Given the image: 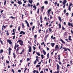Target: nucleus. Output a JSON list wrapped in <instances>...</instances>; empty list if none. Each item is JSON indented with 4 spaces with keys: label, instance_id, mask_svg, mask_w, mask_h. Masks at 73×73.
<instances>
[{
    "label": "nucleus",
    "instance_id": "50",
    "mask_svg": "<svg viewBox=\"0 0 73 73\" xmlns=\"http://www.w3.org/2000/svg\"><path fill=\"white\" fill-rule=\"evenodd\" d=\"M54 73H59V70H58L56 72H55Z\"/></svg>",
    "mask_w": 73,
    "mask_h": 73
},
{
    "label": "nucleus",
    "instance_id": "13",
    "mask_svg": "<svg viewBox=\"0 0 73 73\" xmlns=\"http://www.w3.org/2000/svg\"><path fill=\"white\" fill-rule=\"evenodd\" d=\"M58 18L59 20V21H60V22H61V21H62V19H61V17H58Z\"/></svg>",
    "mask_w": 73,
    "mask_h": 73
},
{
    "label": "nucleus",
    "instance_id": "16",
    "mask_svg": "<svg viewBox=\"0 0 73 73\" xmlns=\"http://www.w3.org/2000/svg\"><path fill=\"white\" fill-rule=\"evenodd\" d=\"M52 9H50L48 10L47 12H48V13L49 15L50 14V12L51 11Z\"/></svg>",
    "mask_w": 73,
    "mask_h": 73
},
{
    "label": "nucleus",
    "instance_id": "55",
    "mask_svg": "<svg viewBox=\"0 0 73 73\" xmlns=\"http://www.w3.org/2000/svg\"><path fill=\"white\" fill-rule=\"evenodd\" d=\"M21 70H18V72H19V73H21Z\"/></svg>",
    "mask_w": 73,
    "mask_h": 73
},
{
    "label": "nucleus",
    "instance_id": "12",
    "mask_svg": "<svg viewBox=\"0 0 73 73\" xmlns=\"http://www.w3.org/2000/svg\"><path fill=\"white\" fill-rule=\"evenodd\" d=\"M50 45L51 46H52V47H54V45H55V43H51L50 44Z\"/></svg>",
    "mask_w": 73,
    "mask_h": 73
},
{
    "label": "nucleus",
    "instance_id": "31",
    "mask_svg": "<svg viewBox=\"0 0 73 73\" xmlns=\"http://www.w3.org/2000/svg\"><path fill=\"white\" fill-rule=\"evenodd\" d=\"M13 56L14 57V58H16V56L15 55V53H13Z\"/></svg>",
    "mask_w": 73,
    "mask_h": 73
},
{
    "label": "nucleus",
    "instance_id": "63",
    "mask_svg": "<svg viewBox=\"0 0 73 73\" xmlns=\"http://www.w3.org/2000/svg\"><path fill=\"white\" fill-rule=\"evenodd\" d=\"M34 37L35 38H36V37H37V35H35L34 36Z\"/></svg>",
    "mask_w": 73,
    "mask_h": 73
},
{
    "label": "nucleus",
    "instance_id": "18",
    "mask_svg": "<svg viewBox=\"0 0 73 73\" xmlns=\"http://www.w3.org/2000/svg\"><path fill=\"white\" fill-rule=\"evenodd\" d=\"M44 3L45 4L47 5V4H48V1H46L44 2Z\"/></svg>",
    "mask_w": 73,
    "mask_h": 73
},
{
    "label": "nucleus",
    "instance_id": "49",
    "mask_svg": "<svg viewBox=\"0 0 73 73\" xmlns=\"http://www.w3.org/2000/svg\"><path fill=\"white\" fill-rule=\"evenodd\" d=\"M52 16L50 15V19H52Z\"/></svg>",
    "mask_w": 73,
    "mask_h": 73
},
{
    "label": "nucleus",
    "instance_id": "35",
    "mask_svg": "<svg viewBox=\"0 0 73 73\" xmlns=\"http://www.w3.org/2000/svg\"><path fill=\"white\" fill-rule=\"evenodd\" d=\"M34 65H36V63H37V61H36V60H35L34 62Z\"/></svg>",
    "mask_w": 73,
    "mask_h": 73
},
{
    "label": "nucleus",
    "instance_id": "64",
    "mask_svg": "<svg viewBox=\"0 0 73 73\" xmlns=\"http://www.w3.org/2000/svg\"><path fill=\"white\" fill-rule=\"evenodd\" d=\"M63 12L64 13H65L66 12V9H64Z\"/></svg>",
    "mask_w": 73,
    "mask_h": 73
},
{
    "label": "nucleus",
    "instance_id": "62",
    "mask_svg": "<svg viewBox=\"0 0 73 73\" xmlns=\"http://www.w3.org/2000/svg\"><path fill=\"white\" fill-rule=\"evenodd\" d=\"M70 63L71 65H72V60H70Z\"/></svg>",
    "mask_w": 73,
    "mask_h": 73
},
{
    "label": "nucleus",
    "instance_id": "37",
    "mask_svg": "<svg viewBox=\"0 0 73 73\" xmlns=\"http://www.w3.org/2000/svg\"><path fill=\"white\" fill-rule=\"evenodd\" d=\"M22 26L23 28H25V26H24L23 23H22Z\"/></svg>",
    "mask_w": 73,
    "mask_h": 73
},
{
    "label": "nucleus",
    "instance_id": "29",
    "mask_svg": "<svg viewBox=\"0 0 73 73\" xmlns=\"http://www.w3.org/2000/svg\"><path fill=\"white\" fill-rule=\"evenodd\" d=\"M47 58H49V53H48L47 55Z\"/></svg>",
    "mask_w": 73,
    "mask_h": 73
},
{
    "label": "nucleus",
    "instance_id": "1",
    "mask_svg": "<svg viewBox=\"0 0 73 73\" xmlns=\"http://www.w3.org/2000/svg\"><path fill=\"white\" fill-rule=\"evenodd\" d=\"M66 2H67L66 0H64L62 2V4L64 5L63 6V8H65V6L66 5L65 4L66 3Z\"/></svg>",
    "mask_w": 73,
    "mask_h": 73
},
{
    "label": "nucleus",
    "instance_id": "60",
    "mask_svg": "<svg viewBox=\"0 0 73 73\" xmlns=\"http://www.w3.org/2000/svg\"><path fill=\"white\" fill-rule=\"evenodd\" d=\"M33 48L34 50H35V49H36V47H35L34 46H33Z\"/></svg>",
    "mask_w": 73,
    "mask_h": 73
},
{
    "label": "nucleus",
    "instance_id": "51",
    "mask_svg": "<svg viewBox=\"0 0 73 73\" xmlns=\"http://www.w3.org/2000/svg\"><path fill=\"white\" fill-rule=\"evenodd\" d=\"M29 60H30V59H29V58H27V61H28Z\"/></svg>",
    "mask_w": 73,
    "mask_h": 73
},
{
    "label": "nucleus",
    "instance_id": "38",
    "mask_svg": "<svg viewBox=\"0 0 73 73\" xmlns=\"http://www.w3.org/2000/svg\"><path fill=\"white\" fill-rule=\"evenodd\" d=\"M66 32H65L64 34V37H65L66 36Z\"/></svg>",
    "mask_w": 73,
    "mask_h": 73
},
{
    "label": "nucleus",
    "instance_id": "4",
    "mask_svg": "<svg viewBox=\"0 0 73 73\" xmlns=\"http://www.w3.org/2000/svg\"><path fill=\"white\" fill-rule=\"evenodd\" d=\"M59 49V47H58V45H56L55 47V50H58Z\"/></svg>",
    "mask_w": 73,
    "mask_h": 73
},
{
    "label": "nucleus",
    "instance_id": "42",
    "mask_svg": "<svg viewBox=\"0 0 73 73\" xmlns=\"http://www.w3.org/2000/svg\"><path fill=\"white\" fill-rule=\"evenodd\" d=\"M66 15H67L66 16H67V17L69 16V13H66Z\"/></svg>",
    "mask_w": 73,
    "mask_h": 73
},
{
    "label": "nucleus",
    "instance_id": "3",
    "mask_svg": "<svg viewBox=\"0 0 73 73\" xmlns=\"http://www.w3.org/2000/svg\"><path fill=\"white\" fill-rule=\"evenodd\" d=\"M63 49H64V51H65V52H66V51H67V50H68L69 51H70V50L68 48H65L64 47L63 48Z\"/></svg>",
    "mask_w": 73,
    "mask_h": 73
},
{
    "label": "nucleus",
    "instance_id": "56",
    "mask_svg": "<svg viewBox=\"0 0 73 73\" xmlns=\"http://www.w3.org/2000/svg\"><path fill=\"white\" fill-rule=\"evenodd\" d=\"M42 16H40V20H42Z\"/></svg>",
    "mask_w": 73,
    "mask_h": 73
},
{
    "label": "nucleus",
    "instance_id": "59",
    "mask_svg": "<svg viewBox=\"0 0 73 73\" xmlns=\"http://www.w3.org/2000/svg\"><path fill=\"white\" fill-rule=\"evenodd\" d=\"M46 49L47 50H49V48L48 47H46Z\"/></svg>",
    "mask_w": 73,
    "mask_h": 73
},
{
    "label": "nucleus",
    "instance_id": "54",
    "mask_svg": "<svg viewBox=\"0 0 73 73\" xmlns=\"http://www.w3.org/2000/svg\"><path fill=\"white\" fill-rule=\"evenodd\" d=\"M39 11H40V9H38L37 10V13H39Z\"/></svg>",
    "mask_w": 73,
    "mask_h": 73
},
{
    "label": "nucleus",
    "instance_id": "61",
    "mask_svg": "<svg viewBox=\"0 0 73 73\" xmlns=\"http://www.w3.org/2000/svg\"><path fill=\"white\" fill-rule=\"evenodd\" d=\"M12 71L13 72V73H15V71H14L13 69H12Z\"/></svg>",
    "mask_w": 73,
    "mask_h": 73
},
{
    "label": "nucleus",
    "instance_id": "8",
    "mask_svg": "<svg viewBox=\"0 0 73 73\" xmlns=\"http://www.w3.org/2000/svg\"><path fill=\"white\" fill-rule=\"evenodd\" d=\"M68 26H71L72 27H73V23H70V22H68Z\"/></svg>",
    "mask_w": 73,
    "mask_h": 73
},
{
    "label": "nucleus",
    "instance_id": "28",
    "mask_svg": "<svg viewBox=\"0 0 73 73\" xmlns=\"http://www.w3.org/2000/svg\"><path fill=\"white\" fill-rule=\"evenodd\" d=\"M35 26H34L33 27V28H32V31H33V30H34V29H35Z\"/></svg>",
    "mask_w": 73,
    "mask_h": 73
},
{
    "label": "nucleus",
    "instance_id": "15",
    "mask_svg": "<svg viewBox=\"0 0 73 73\" xmlns=\"http://www.w3.org/2000/svg\"><path fill=\"white\" fill-rule=\"evenodd\" d=\"M56 65L57 70H59L60 69V66H59V65L58 64H56Z\"/></svg>",
    "mask_w": 73,
    "mask_h": 73
},
{
    "label": "nucleus",
    "instance_id": "6",
    "mask_svg": "<svg viewBox=\"0 0 73 73\" xmlns=\"http://www.w3.org/2000/svg\"><path fill=\"white\" fill-rule=\"evenodd\" d=\"M19 34H20V35H21V34H23V35H24L25 34V33L24 31H21L20 33Z\"/></svg>",
    "mask_w": 73,
    "mask_h": 73
},
{
    "label": "nucleus",
    "instance_id": "43",
    "mask_svg": "<svg viewBox=\"0 0 73 73\" xmlns=\"http://www.w3.org/2000/svg\"><path fill=\"white\" fill-rule=\"evenodd\" d=\"M72 5H73L72 4V3H70L69 5V7H71Z\"/></svg>",
    "mask_w": 73,
    "mask_h": 73
},
{
    "label": "nucleus",
    "instance_id": "52",
    "mask_svg": "<svg viewBox=\"0 0 73 73\" xmlns=\"http://www.w3.org/2000/svg\"><path fill=\"white\" fill-rule=\"evenodd\" d=\"M70 66V64H68L67 65V68H68V67H69V66Z\"/></svg>",
    "mask_w": 73,
    "mask_h": 73
},
{
    "label": "nucleus",
    "instance_id": "41",
    "mask_svg": "<svg viewBox=\"0 0 73 73\" xmlns=\"http://www.w3.org/2000/svg\"><path fill=\"white\" fill-rule=\"evenodd\" d=\"M20 26H19L18 28V31H20Z\"/></svg>",
    "mask_w": 73,
    "mask_h": 73
},
{
    "label": "nucleus",
    "instance_id": "48",
    "mask_svg": "<svg viewBox=\"0 0 73 73\" xmlns=\"http://www.w3.org/2000/svg\"><path fill=\"white\" fill-rule=\"evenodd\" d=\"M62 29L63 30H65V28H64V27L62 26Z\"/></svg>",
    "mask_w": 73,
    "mask_h": 73
},
{
    "label": "nucleus",
    "instance_id": "39",
    "mask_svg": "<svg viewBox=\"0 0 73 73\" xmlns=\"http://www.w3.org/2000/svg\"><path fill=\"white\" fill-rule=\"evenodd\" d=\"M10 17L11 18V19H16L15 17H13L12 16H11Z\"/></svg>",
    "mask_w": 73,
    "mask_h": 73
},
{
    "label": "nucleus",
    "instance_id": "33",
    "mask_svg": "<svg viewBox=\"0 0 73 73\" xmlns=\"http://www.w3.org/2000/svg\"><path fill=\"white\" fill-rule=\"evenodd\" d=\"M8 50L9 51H11V50H12V48H11V47H9V48Z\"/></svg>",
    "mask_w": 73,
    "mask_h": 73
},
{
    "label": "nucleus",
    "instance_id": "14",
    "mask_svg": "<svg viewBox=\"0 0 73 73\" xmlns=\"http://www.w3.org/2000/svg\"><path fill=\"white\" fill-rule=\"evenodd\" d=\"M17 3L18 4H19V5H21V4H22V2L20 1H18Z\"/></svg>",
    "mask_w": 73,
    "mask_h": 73
},
{
    "label": "nucleus",
    "instance_id": "26",
    "mask_svg": "<svg viewBox=\"0 0 73 73\" xmlns=\"http://www.w3.org/2000/svg\"><path fill=\"white\" fill-rule=\"evenodd\" d=\"M33 8H34L35 10H36L37 8V7H36L35 5H34L33 6Z\"/></svg>",
    "mask_w": 73,
    "mask_h": 73
},
{
    "label": "nucleus",
    "instance_id": "10",
    "mask_svg": "<svg viewBox=\"0 0 73 73\" xmlns=\"http://www.w3.org/2000/svg\"><path fill=\"white\" fill-rule=\"evenodd\" d=\"M60 41H61L62 42V43H63V44H66V43L65 42H64L63 40H62V39L61 38H60Z\"/></svg>",
    "mask_w": 73,
    "mask_h": 73
},
{
    "label": "nucleus",
    "instance_id": "2",
    "mask_svg": "<svg viewBox=\"0 0 73 73\" xmlns=\"http://www.w3.org/2000/svg\"><path fill=\"white\" fill-rule=\"evenodd\" d=\"M7 42L9 43V44L11 45H12V42L11 41V40L10 39H7Z\"/></svg>",
    "mask_w": 73,
    "mask_h": 73
},
{
    "label": "nucleus",
    "instance_id": "11",
    "mask_svg": "<svg viewBox=\"0 0 73 73\" xmlns=\"http://www.w3.org/2000/svg\"><path fill=\"white\" fill-rule=\"evenodd\" d=\"M15 29H13V33H12V35H15Z\"/></svg>",
    "mask_w": 73,
    "mask_h": 73
},
{
    "label": "nucleus",
    "instance_id": "22",
    "mask_svg": "<svg viewBox=\"0 0 73 73\" xmlns=\"http://www.w3.org/2000/svg\"><path fill=\"white\" fill-rule=\"evenodd\" d=\"M3 51H4V50L3 49L0 50V53H1H1H3Z\"/></svg>",
    "mask_w": 73,
    "mask_h": 73
},
{
    "label": "nucleus",
    "instance_id": "34",
    "mask_svg": "<svg viewBox=\"0 0 73 73\" xmlns=\"http://www.w3.org/2000/svg\"><path fill=\"white\" fill-rule=\"evenodd\" d=\"M41 57L42 58V59H43L44 58V55L41 54Z\"/></svg>",
    "mask_w": 73,
    "mask_h": 73
},
{
    "label": "nucleus",
    "instance_id": "58",
    "mask_svg": "<svg viewBox=\"0 0 73 73\" xmlns=\"http://www.w3.org/2000/svg\"><path fill=\"white\" fill-rule=\"evenodd\" d=\"M15 35H14V36H13V40H15Z\"/></svg>",
    "mask_w": 73,
    "mask_h": 73
},
{
    "label": "nucleus",
    "instance_id": "57",
    "mask_svg": "<svg viewBox=\"0 0 73 73\" xmlns=\"http://www.w3.org/2000/svg\"><path fill=\"white\" fill-rule=\"evenodd\" d=\"M49 31H50V32H51V31H52V30H51V28H49Z\"/></svg>",
    "mask_w": 73,
    "mask_h": 73
},
{
    "label": "nucleus",
    "instance_id": "21",
    "mask_svg": "<svg viewBox=\"0 0 73 73\" xmlns=\"http://www.w3.org/2000/svg\"><path fill=\"white\" fill-rule=\"evenodd\" d=\"M58 25H59V28L60 29H61V24H60V23H59Z\"/></svg>",
    "mask_w": 73,
    "mask_h": 73
},
{
    "label": "nucleus",
    "instance_id": "19",
    "mask_svg": "<svg viewBox=\"0 0 73 73\" xmlns=\"http://www.w3.org/2000/svg\"><path fill=\"white\" fill-rule=\"evenodd\" d=\"M23 44H24V42H23V41H22L21 42H20V45H23Z\"/></svg>",
    "mask_w": 73,
    "mask_h": 73
},
{
    "label": "nucleus",
    "instance_id": "53",
    "mask_svg": "<svg viewBox=\"0 0 73 73\" xmlns=\"http://www.w3.org/2000/svg\"><path fill=\"white\" fill-rule=\"evenodd\" d=\"M38 31L39 33H40V32H41V29H39L38 30Z\"/></svg>",
    "mask_w": 73,
    "mask_h": 73
},
{
    "label": "nucleus",
    "instance_id": "27",
    "mask_svg": "<svg viewBox=\"0 0 73 73\" xmlns=\"http://www.w3.org/2000/svg\"><path fill=\"white\" fill-rule=\"evenodd\" d=\"M68 39L70 41H72V39H71V36H69Z\"/></svg>",
    "mask_w": 73,
    "mask_h": 73
},
{
    "label": "nucleus",
    "instance_id": "7",
    "mask_svg": "<svg viewBox=\"0 0 73 73\" xmlns=\"http://www.w3.org/2000/svg\"><path fill=\"white\" fill-rule=\"evenodd\" d=\"M29 52H31L32 51V47H31V46H29Z\"/></svg>",
    "mask_w": 73,
    "mask_h": 73
},
{
    "label": "nucleus",
    "instance_id": "24",
    "mask_svg": "<svg viewBox=\"0 0 73 73\" xmlns=\"http://www.w3.org/2000/svg\"><path fill=\"white\" fill-rule=\"evenodd\" d=\"M23 40H18V41H17V43H18V42H21Z\"/></svg>",
    "mask_w": 73,
    "mask_h": 73
},
{
    "label": "nucleus",
    "instance_id": "47",
    "mask_svg": "<svg viewBox=\"0 0 73 73\" xmlns=\"http://www.w3.org/2000/svg\"><path fill=\"white\" fill-rule=\"evenodd\" d=\"M60 5V4L59 3H58L57 4V6L58 7H59V6Z\"/></svg>",
    "mask_w": 73,
    "mask_h": 73
},
{
    "label": "nucleus",
    "instance_id": "46",
    "mask_svg": "<svg viewBox=\"0 0 73 73\" xmlns=\"http://www.w3.org/2000/svg\"><path fill=\"white\" fill-rule=\"evenodd\" d=\"M0 42H1V43L2 44V45H3V41L1 40Z\"/></svg>",
    "mask_w": 73,
    "mask_h": 73
},
{
    "label": "nucleus",
    "instance_id": "25",
    "mask_svg": "<svg viewBox=\"0 0 73 73\" xmlns=\"http://www.w3.org/2000/svg\"><path fill=\"white\" fill-rule=\"evenodd\" d=\"M6 34L7 36H9V34L8 33V31H6Z\"/></svg>",
    "mask_w": 73,
    "mask_h": 73
},
{
    "label": "nucleus",
    "instance_id": "17",
    "mask_svg": "<svg viewBox=\"0 0 73 73\" xmlns=\"http://www.w3.org/2000/svg\"><path fill=\"white\" fill-rule=\"evenodd\" d=\"M43 51V54L44 55H46V52H45V50H42Z\"/></svg>",
    "mask_w": 73,
    "mask_h": 73
},
{
    "label": "nucleus",
    "instance_id": "23",
    "mask_svg": "<svg viewBox=\"0 0 73 73\" xmlns=\"http://www.w3.org/2000/svg\"><path fill=\"white\" fill-rule=\"evenodd\" d=\"M29 2L30 4H32L33 2V1H32V0H29Z\"/></svg>",
    "mask_w": 73,
    "mask_h": 73
},
{
    "label": "nucleus",
    "instance_id": "9",
    "mask_svg": "<svg viewBox=\"0 0 73 73\" xmlns=\"http://www.w3.org/2000/svg\"><path fill=\"white\" fill-rule=\"evenodd\" d=\"M19 45L16 44V43H15V49H16V48H17L18 47H19Z\"/></svg>",
    "mask_w": 73,
    "mask_h": 73
},
{
    "label": "nucleus",
    "instance_id": "45",
    "mask_svg": "<svg viewBox=\"0 0 73 73\" xmlns=\"http://www.w3.org/2000/svg\"><path fill=\"white\" fill-rule=\"evenodd\" d=\"M4 12V10H2L1 11V14H2V13L3 12Z\"/></svg>",
    "mask_w": 73,
    "mask_h": 73
},
{
    "label": "nucleus",
    "instance_id": "40",
    "mask_svg": "<svg viewBox=\"0 0 73 73\" xmlns=\"http://www.w3.org/2000/svg\"><path fill=\"white\" fill-rule=\"evenodd\" d=\"M6 63H7V64H9V61L6 60Z\"/></svg>",
    "mask_w": 73,
    "mask_h": 73
},
{
    "label": "nucleus",
    "instance_id": "36",
    "mask_svg": "<svg viewBox=\"0 0 73 73\" xmlns=\"http://www.w3.org/2000/svg\"><path fill=\"white\" fill-rule=\"evenodd\" d=\"M36 53L37 54V55H38L39 56H40V53H39L36 52Z\"/></svg>",
    "mask_w": 73,
    "mask_h": 73
},
{
    "label": "nucleus",
    "instance_id": "32",
    "mask_svg": "<svg viewBox=\"0 0 73 73\" xmlns=\"http://www.w3.org/2000/svg\"><path fill=\"white\" fill-rule=\"evenodd\" d=\"M5 2L4 3V5H5L6 4V3H7V1L5 0L4 1Z\"/></svg>",
    "mask_w": 73,
    "mask_h": 73
},
{
    "label": "nucleus",
    "instance_id": "44",
    "mask_svg": "<svg viewBox=\"0 0 73 73\" xmlns=\"http://www.w3.org/2000/svg\"><path fill=\"white\" fill-rule=\"evenodd\" d=\"M36 66V68H38V67H40V65H37Z\"/></svg>",
    "mask_w": 73,
    "mask_h": 73
},
{
    "label": "nucleus",
    "instance_id": "20",
    "mask_svg": "<svg viewBox=\"0 0 73 73\" xmlns=\"http://www.w3.org/2000/svg\"><path fill=\"white\" fill-rule=\"evenodd\" d=\"M7 25L4 26V25H3L2 26L4 28V29H5V28H7Z\"/></svg>",
    "mask_w": 73,
    "mask_h": 73
},
{
    "label": "nucleus",
    "instance_id": "5",
    "mask_svg": "<svg viewBox=\"0 0 73 73\" xmlns=\"http://www.w3.org/2000/svg\"><path fill=\"white\" fill-rule=\"evenodd\" d=\"M25 21L27 24V27L28 28H29V23H28V21H27V20H25Z\"/></svg>",
    "mask_w": 73,
    "mask_h": 73
},
{
    "label": "nucleus",
    "instance_id": "30",
    "mask_svg": "<svg viewBox=\"0 0 73 73\" xmlns=\"http://www.w3.org/2000/svg\"><path fill=\"white\" fill-rule=\"evenodd\" d=\"M68 9L69 11H71V8H70V6L69 7Z\"/></svg>",
    "mask_w": 73,
    "mask_h": 73
}]
</instances>
